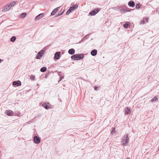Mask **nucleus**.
I'll return each instance as SVG.
<instances>
[{
    "label": "nucleus",
    "mask_w": 159,
    "mask_h": 159,
    "mask_svg": "<svg viewBox=\"0 0 159 159\" xmlns=\"http://www.w3.org/2000/svg\"><path fill=\"white\" fill-rule=\"evenodd\" d=\"M84 57L83 54H76L72 56L71 58L74 60H79L82 59Z\"/></svg>",
    "instance_id": "obj_1"
},
{
    "label": "nucleus",
    "mask_w": 159,
    "mask_h": 159,
    "mask_svg": "<svg viewBox=\"0 0 159 159\" xmlns=\"http://www.w3.org/2000/svg\"><path fill=\"white\" fill-rule=\"evenodd\" d=\"M129 142V138H128V134L125 135L124 138V139H123L122 142L123 143V145L124 146H126L127 144V143Z\"/></svg>",
    "instance_id": "obj_2"
},
{
    "label": "nucleus",
    "mask_w": 159,
    "mask_h": 159,
    "mask_svg": "<svg viewBox=\"0 0 159 159\" xmlns=\"http://www.w3.org/2000/svg\"><path fill=\"white\" fill-rule=\"evenodd\" d=\"M44 52V51L43 50H41L37 54L35 57L37 59H40V58L42 57Z\"/></svg>",
    "instance_id": "obj_3"
},
{
    "label": "nucleus",
    "mask_w": 159,
    "mask_h": 159,
    "mask_svg": "<svg viewBox=\"0 0 159 159\" xmlns=\"http://www.w3.org/2000/svg\"><path fill=\"white\" fill-rule=\"evenodd\" d=\"M99 11V9L98 8H97L96 9L92 11L89 13V15L91 16H93L95 15Z\"/></svg>",
    "instance_id": "obj_4"
},
{
    "label": "nucleus",
    "mask_w": 159,
    "mask_h": 159,
    "mask_svg": "<svg viewBox=\"0 0 159 159\" xmlns=\"http://www.w3.org/2000/svg\"><path fill=\"white\" fill-rule=\"evenodd\" d=\"M34 143L36 144H38L40 142V138L36 136L34 137Z\"/></svg>",
    "instance_id": "obj_5"
},
{
    "label": "nucleus",
    "mask_w": 159,
    "mask_h": 159,
    "mask_svg": "<svg viewBox=\"0 0 159 159\" xmlns=\"http://www.w3.org/2000/svg\"><path fill=\"white\" fill-rule=\"evenodd\" d=\"M78 7V5L77 4L73 5L70 7L69 9L72 12L76 10Z\"/></svg>",
    "instance_id": "obj_6"
},
{
    "label": "nucleus",
    "mask_w": 159,
    "mask_h": 159,
    "mask_svg": "<svg viewBox=\"0 0 159 159\" xmlns=\"http://www.w3.org/2000/svg\"><path fill=\"white\" fill-rule=\"evenodd\" d=\"M118 11L120 12H121V13H125V5H122L118 7Z\"/></svg>",
    "instance_id": "obj_7"
},
{
    "label": "nucleus",
    "mask_w": 159,
    "mask_h": 159,
    "mask_svg": "<svg viewBox=\"0 0 159 159\" xmlns=\"http://www.w3.org/2000/svg\"><path fill=\"white\" fill-rule=\"evenodd\" d=\"M21 83L20 81L17 80L16 81H14L12 83L13 85L19 86L21 85Z\"/></svg>",
    "instance_id": "obj_8"
},
{
    "label": "nucleus",
    "mask_w": 159,
    "mask_h": 159,
    "mask_svg": "<svg viewBox=\"0 0 159 159\" xmlns=\"http://www.w3.org/2000/svg\"><path fill=\"white\" fill-rule=\"evenodd\" d=\"M11 7L10 4H8L4 7L2 11H8L11 9Z\"/></svg>",
    "instance_id": "obj_9"
},
{
    "label": "nucleus",
    "mask_w": 159,
    "mask_h": 159,
    "mask_svg": "<svg viewBox=\"0 0 159 159\" xmlns=\"http://www.w3.org/2000/svg\"><path fill=\"white\" fill-rule=\"evenodd\" d=\"M60 8V7H57V8L54 9L52 12L51 13V16H53L55 15L59 10Z\"/></svg>",
    "instance_id": "obj_10"
},
{
    "label": "nucleus",
    "mask_w": 159,
    "mask_h": 159,
    "mask_svg": "<svg viewBox=\"0 0 159 159\" xmlns=\"http://www.w3.org/2000/svg\"><path fill=\"white\" fill-rule=\"evenodd\" d=\"M61 52H58L55 53L54 55V59L55 60H58L59 58Z\"/></svg>",
    "instance_id": "obj_11"
},
{
    "label": "nucleus",
    "mask_w": 159,
    "mask_h": 159,
    "mask_svg": "<svg viewBox=\"0 0 159 159\" xmlns=\"http://www.w3.org/2000/svg\"><path fill=\"white\" fill-rule=\"evenodd\" d=\"M5 114L8 116H11L13 114V111L11 110H6L5 112Z\"/></svg>",
    "instance_id": "obj_12"
},
{
    "label": "nucleus",
    "mask_w": 159,
    "mask_h": 159,
    "mask_svg": "<svg viewBox=\"0 0 159 159\" xmlns=\"http://www.w3.org/2000/svg\"><path fill=\"white\" fill-rule=\"evenodd\" d=\"M97 53V51L96 49H93L92 50L91 52V54L93 56H96Z\"/></svg>",
    "instance_id": "obj_13"
},
{
    "label": "nucleus",
    "mask_w": 159,
    "mask_h": 159,
    "mask_svg": "<svg viewBox=\"0 0 159 159\" xmlns=\"http://www.w3.org/2000/svg\"><path fill=\"white\" fill-rule=\"evenodd\" d=\"M135 4L134 2L133 1H130L128 3V5L130 7H134Z\"/></svg>",
    "instance_id": "obj_14"
},
{
    "label": "nucleus",
    "mask_w": 159,
    "mask_h": 159,
    "mask_svg": "<svg viewBox=\"0 0 159 159\" xmlns=\"http://www.w3.org/2000/svg\"><path fill=\"white\" fill-rule=\"evenodd\" d=\"M43 13L39 14L35 17V20H39L43 16Z\"/></svg>",
    "instance_id": "obj_15"
},
{
    "label": "nucleus",
    "mask_w": 159,
    "mask_h": 159,
    "mask_svg": "<svg viewBox=\"0 0 159 159\" xmlns=\"http://www.w3.org/2000/svg\"><path fill=\"white\" fill-rule=\"evenodd\" d=\"M125 113L126 114H130L131 112L130 109L128 107H127L125 109Z\"/></svg>",
    "instance_id": "obj_16"
},
{
    "label": "nucleus",
    "mask_w": 159,
    "mask_h": 159,
    "mask_svg": "<svg viewBox=\"0 0 159 159\" xmlns=\"http://www.w3.org/2000/svg\"><path fill=\"white\" fill-rule=\"evenodd\" d=\"M68 52L70 55H73L75 52V50L73 48L70 49L68 50Z\"/></svg>",
    "instance_id": "obj_17"
},
{
    "label": "nucleus",
    "mask_w": 159,
    "mask_h": 159,
    "mask_svg": "<svg viewBox=\"0 0 159 159\" xmlns=\"http://www.w3.org/2000/svg\"><path fill=\"white\" fill-rule=\"evenodd\" d=\"M150 101L151 102H157L158 101V98L156 97H155L152 98Z\"/></svg>",
    "instance_id": "obj_18"
},
{
    "label": "nucleus",
    "mask_w": 159,
    "mask_h": 159,
    "mask_svg": "<svg viewBox=\"0 0 159 159\" xmlns=\"http://www.w3.org/2000/svg\"><path fill=\"white\" fill-rule=\"evenodd\" d=\"M42 106L47 110L50 108V106L47 105L46 103H43L42 105Z\"/></svg>",
    "instance_id": "obj_19"
},
{
    "label": "nucleus",
    "mask_w": 159,
    "mask_h": 159,
    "mask_svg": "<svg viewBox=\"0 0 159 159\" xmlns=\"http://www.w3.org/2000/svg\"><path fill=\"white\" fill-rule=\"evenodd\" d=\"M65 11L64 10H61L60 11H59L58 12L57 15V16H59L61 15H62L64 12Z\"/></svg>",
    "instance_id": "obj_20"
},
{
    "label": "nucleus",
    "mask_w": 159,
    "mask_h": 159,
    "mask_svg": "<svg viewBox=\"0 0 159 159\" xmlns=\"http://www.w3.org/2000/svg\"><path fill=\"white\" fill-rule=\"evenodd\" d=\"M134 9H132L133 10ZM125 13L129 12L131 11L132 10L129 8L127 7L126 6H125Z\"/></svg>",
    "instance_id": "obj_21"
},
{
    "label": "nucleus",
    "mask_w": 159,
    "mask_h": 159,
    "mask_svg": "<svg viewBox=\"0 0 159 159\" xmlns=\"http://www.w3.org/2000/svg\"><path fill=\"white\" fill-rule=\"evenodd\" d=\"M47 70V68L46 67H43L40 69V70L41 72H44Z\"/></svg>",
    "instance_id": "obj_22"
},
{
    "label": "nucleus",
    "mask_w": 159,
    "mask_h": 159,
    "mask_svg": "<svg viewBox=\"0 0 159 159\" xmlns=\"http://www.w3.org/2000/svg\"><path fill=\"white\" fill-rule=\"evenodd\" d=\"M16 39V38L15 36H13L10 39V41L12 42H14L15 41Z\"/></svg>",
    "instance_id": "obj_23"
},
{
    "label": "nucleus",
    "mask_w": 159,
    "mask_h": 159,
    "mask_svg": "<svg viewBox=\"0 0 159 159\" xmlns=\"http://www.w3.org/2000/svg\"><path fill=\"white\" fill-rule=\"evenodd\" d=\"M26 15H27V14L26 13L24 12V13H22L20 15V16L22 18H24V17H25L26 16Z\"/></svg>",
    "instance_id": "obj_24"
},
{
    "label": "nucleus",
    "mask_w": 159,
    "mask_h": 159,
    "mask_svg": "<svg viewBox=\"0 0 159 159\" xmlns=\"http://www.w3.org/2000/svg\"><path fill=\"white\" fill-rule=\"evenodd\" d=\"M17 2V1H13L11 2L10 4V5L11 7L13 6L14 5H15L16 3Z\"/></svg>",
    "instance_id": "obj_25"
},
{
    "label": "nucleus",
    "mask_w": 159,
    "mask_h": 159,
    "mask_svg": "<svg viewBox=\"0 0 159 159\" xmlns=\"http://www.w3.org/2000/svg\"><path fill=\"white\" fill-rule=\"evenodd\" d=\"M141 5L139 3H137L135 7L136 9H139L140 8Z\"/></svg>",
    "instance_id": "obj_26"
},
{
    "label": "nucleus",
    "mask_w": 159,
    "mask_h": 159,
    "mask_svg": "<svg viewBox=\"0 0 159 159\" xmlns=\"http://www.w3.org/2000/svg\"><path fill=\"white\" fill-rule=\"evenodd\" d=\"M129 25V24L127 22H126L125 24H124L123 25V26L124 28H127Z\"/></svg>",
    "instance_id": "obj_27"
},
{
    "label": "nucleus",
    "mask_w": 159,
    "mask_h": 159,
    "mask_svg": "<svg viewBox=\"0 0 159 159\" xmlns=\"http://www.w3.org/2000/svg\"><path fill=\"white\" fill-rule=\"evenodd\" d=\"M35 78V76L33 75H31V76H30V79L32 80H34Z\"/></svg>",
    "instance_id": "obj_28"
},
{
    "label": "nucleus",
    "mask_w": 159,
    "mask_h": 159,
    "mask_svg": "<svg viewBox=\"0 0 159 159\" xmlns=\"http://www.w3.org/2000/svg\"><path fill=\"white\" fill-rule=\"evenodd\" d=\"M71 12L70 11L69 9L66 12V15H68Z\"/></svg>",
    "instance_id": "obj_29"
},
{
    "label": "nucleus",
    "mask_w": 159,
    "mask_h": 159,
    "mask_svg": "<svg viewBox=\"0 0 159 159\" xmlns=\"http://www.w3.org/2000/svg\"><path fill=\"white\" fill-rule=\"evenodd\" d=\"M146 23L145 20H143L141 21V24H145Z\"/></svg>",
    "instance_id": "obj_30"
},
{
    "label": "nucleus",
    "mask_w": 159,
    "mask_h": 159,
    "mask_svg": "<svg viewBox=\"0 0 159 159\" xmlns=\"http://www.w3.org/2000/svg\"><path fill=\"white\" fill-rule=\"evenodd\" d=\"M118 7H113L112 8L114 10L118 11Z\"/></svg>",
    "instance_id": "obj_31"
},
{
    "label": "nucleus",
    "mask_w": 159,
    "mask_h": 159,
    "mask_svg": "<svg viewBox=\"0 0 159 159\" xmlns=\"http://www.w3.org/2000/svg\"><path fill=\"white\" fill-rule=\"evenodd\" d=\"M144 20H145L146 22H148V18H146Z\"/></svg>",
    "instance_id": "obj_32"
},
{
    "label": "nucleus",
    "mask_w": 159,
    "mask_h": 159,
    "mask_svg": "<svg viewBox=\"0 0 159 159\" xmlns=\"http://www.w3.org/2000/svg\"><path fill=\"white\" fill-rule=\"evenodd\" d=\"M89 35H86V36H84L83 38H84V39H87V37H88Z\"/></svg>",
    "instance_id": "obj_33"
},
{
    "label": "nucleus",
    "mask_w": 159,
    "mask_h": 159,
    "mask_svg": "<svg viewBox=\"0 0 159 159\" xmlns=\"http://www.w3.org/2000/svg\"><path fill=\"white\" fill-rule=\"evenodd\" d=\"M94 89L95 90H98V87L96 86H95L94 87Z\"/></svg>",
    "instance_id": "obj_34"
},
{
    "label": "nucleus",
    "mask_w": 159,
    "mask_h": 159,
    "mask_svg": "<svg viewBox=\"0 0 159 159\" xmlns=\"http://www.w3.org/2000/svg\"><path fill=\"white\" fill-rule=\"evenodd\" d=\"M84 38H83L80 41V42L79 43H80L81 42H82L83 41H84Z\"/></svg>",
    "instance_id": "obj_35"
},
{
    "label": "nucleus",
    "mask_w": 159,
    "mask_h": 159,
    "mask_svg": "<svg viewBox=\"0 0 159 159\" xmlns=\"http://www.w3.org/2000/svg\"><path fill=\"white\" fill-rule=\"evenodd\" d=\"M63 77H64L63 76H62L61 77L60 79L59 80V81H60L62 80V79L63 78Z\"/></svg>",
    "instance_id": "obj_36"
},
{
    "label": "nucleus",
    "mask_w": 159,
    "mask_h": 159,
    "mask_svg": "<svg viewBox=\"0 0 159 159\" xmlns=\"http://www.w3.org/2000/svg\"><path fill=\"white\" fill-rule=\"evenodd\" d=\"M61 72H59V73L58 74L59 75V76H61Z\"/></svg>",
    "instance_id": "obj_37"
},
{
    "label": "nucleus",
    "mask_w": 159,
    "mask_h": 159,
    "mask_svg": "<svg viewBox=\"0 0 159 159\" xmlns=\"http://www.w3.org/2000/svg\"><path fill=\"white\" fill-rule=\"evenodd\" d=\"M2 61V60L1 59H0V63Z\"/></svg>",
    "instance_id": "obj_38"
},
{
    "label": "nucleus",
    "mask_w": 159,
    "mask_h": 159,
    "mask_svg": "<svg viewBox=\"0 0 159 159\" xmlns=\"http://www.w3.org/2000/svg\"><path fill=\"white\" fill-rule=\"evenodd\" d=\"M114 130H113L111 131V133H112V132H114Z\"/></svg>",
    "instance_id": "obj_39"
},
{
    "label": "nucleus",
    "mask_w": 159,
    "mask_h": 159,
    "mask_svg": "<svg viewBox=\"0 0 159 159\" xmlns=\"http://www.w3.org/2000/svg\"><path fill=\"white\" fill-rule=\"evenodd\" d=\"M126 159H130V158L129 157H127Z\"/></svg>",
    "instance_id": "obj_40"
},
{
    "label": "nucleus",
    "mask_w": 159,
    "mask_h": 159,
    "mask_svg": "<svg viewBox=\"0 0 159 159\" xmlns=\"http://www.w3.org/2000/svg\"><path fill=\"white\" fill-rule=\"evenodd\" d=\"M45 77V78L47 77V75H46Z\"/></svg>",
    "instance_id": "obj_41"
},
{
    "label": "nucleus",
    "mask_w": 159,
    "mask_h": 159,
    "mask_svg": "<svg viewBox=\"0 0 159 159\" xmlns=\"http://www.w3.org/2000/svg\"><path fill=\"white\" fill-rule=\"evenodd\" d=\"M37 86H39V84H37Z\"/></svg>",
    "instance_id": "obj_42"
}]
</instances>
